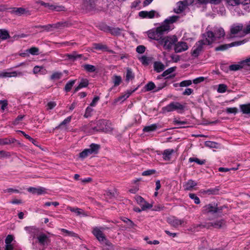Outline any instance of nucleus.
Instances as JSON below:
<instances>
[{
    "label": "nucleus",
    "instance_id": "nucleus-53",
    "mask_svg": "<svg viewBox=\"0 0 250 250\" xmlns=\"http://www.w3.org/2000/svg\"><path fill=\"white\" fill-rule=\"evenodd\" d=\"M51 10L56 11H63L65 10V7L62 5H53Z\"/></svg>",
    "mask_w": 250,
    "mask_h": 250
},
{
    "label": "nucleus",
    "instance_id": "nucleus-2",
    "mask_svg": "<svg viewBox=\"0 0 250 250\" xmlns=\"http://www.w3.org/2000/svg\"><path fill=\"white\" fill-rule=\"evenodd\" d=\"M168 32V28L167 26H163L161 25L156 28L148 31L147 33L149 38L158 41L160 44L164 35Z\"/></svg>",
    "mask_w": 250,
    "mask_h": 250
},
{
    "label": "nucleus",
    "instance_id": "nucleus-50",
    "mask_svg": "<svg viewBox=\"0 0 250 250\" xmlns=\"http://www.w3.org/2000/svg\"><path fill=\"white\" fill-rule=\"evenodd\" d=\"M52 27H56V26H55V25H51V24H48V25H37V26H35V28L44 29V30H45L46 31H49V29H50V28H51Z\"/></svg>",
    "mask_w": 250,
    "mask_h": 250
},
{
    "label": "nucleus",
    "instance_id": "nucleus-19",
    "mask_svg": "<svg viewBox=\"0 0 250 250\" xmlns=\"http://www.w3.org/2000/svg\"><path fill=\"white\" fill-rule=\"evenodd\" d=\"M243 26L242 24H234L230 28V33L232 34H236L239 31L243 30Z\"/></svg>",
    "mask_w": 250,
    "mask_h": 250
},
{
    "label": "nucleus",
    "instance_id": "nucleus-61",
    "mask_svg": "<svg viewBox=\"0 0 250 250\" xmlns=\"http://www.w3.org/2000/svg\"><path fill=\"white\" fill-rule=\"evenodd\" d=\"M140 60H141L142 63L144 65H146L149 64V60L148 59V58L147 57H146L145 56H142L140 58Z\"/></svg>",
    "mask_w": 250,
    "mask_h": 250
},
{
    "label": "nucleus",
    "instance_id": "nucleus-48",
    "mask_svg": "<svg viewBox=\"0 0 250 250\" xmlns=\"http://www.w3.org/2000/svg\"><path fill=\"white\" fill-rule=\"evenodd\" d=\"M27 51L32 55H36L39 54V48L36 47H32L27 50Z\"/></svg>",
    "mask_w": 250,
    "mask_h": 250
},
{
    "label": "nucleus",
    "instance_id": "nucleus-33",
    "mask_svg": "<svg viewBox=\"0 0 250 250\" xmlns=\"http://www.w3.org/2000/svg\"><path fill=\"white\" fill-rule=\"evenodd\" d=\"M132 93V91L131 92H128L125 94L119 97L118 98H116L114 100V103H117L120 101H121V102L124 101L125 99H126L127 98L129 97L130 94Z\"/></svg>",
    "mask_w": 250,
    "mask_h": 250
},
{
    "label": "nucleus",
    "instance_id": "nucleus-63",
    "mask_svg": "<svg viewBox=\"0 0 250 250\" xmlns=\"http://www.w3.org/2000/svg\"><path fill=\"white\" fill-rule=\"evenodd\" d=\"M146 50V47L144 45H139L136 48V52L140 54L143 53Z\"/></svg>",
    "mask_w": 250,
    "mask_h": 250
},
{
    "label": "nucleus",
    "instance_id": "nucleus-56",
    "mask_svg": "<svg viewBox=\"0 0 250 250\" xmlns=\"http://www.w3.org/2000/svg\"><path fill=\"white\" fill-rule=\"evenodd\" d=\"M227 3L230 6H236L240 4L239 0H226Z\"/></svg>",
    "mask_w": 250,
    "mask_h": 250
},
{
    "label": "nucleus",
    "instance_id": "nucleus-43",
    "mask_svg": "<svg viewBox=\"0 0 250 250\" xmlns=\"http://www.w3.org/2000/svg\"><path fill=\"white\" fill-rule=\"evenodd\" d=\"M205 45L207 44L202 40H201L196 43L195 46L193 47V48L195 47H197V48H198L200 50V51L202 52L204 48V45Z\"/></svg>",
    "mask_w": 250,
    "mask_h": 250
},
{
    "label": "nucleus",
    "instance_id": "nucleus-28",
    "mask_svg": "<svg viewBox=\"0 0 250 250\" xmlns=\"http://www.w3.org/2000/svg\"><path fill=\"white\" fill-rule=\"evenodd\" d=\"M25 229L34 238L36 233H38V229L34 227H26Z\"/></svg>",
    "mask_w": 250,
    "mask_h": 250
},
{
    "label": "nucleus",
    "instance_id": "nucleus-5",
    "mask_svg": "<svg viewBox=\"0 0 250 250\" xmlns=\"http://www.w3.org/2000/svg\"><path fill=\"white\" fill-rule=\"evenodd\" d=\"M177 41L178 39L175 35L166 36L163 38L160 44L163 45L165 49L169 50Z\"/></svg>",
    "mask_w": 250,
    "mask_h": 250
},
{
    "label": "nucleus",
    "instance_id": "nucleus-11",
    "mask_svg": "<svg viewBox=\"0 0 250 250\" xmlns=\"http://www.w3.org/2000/svg\"><path fill=\"white\" fill-rule=\"evenodd\" d=\"M135 199L137 203L141 207L142 210H145L152 207V204L146 201L145 199L140 196H137L135 197Z\"/></svg>",
    "mask_w": 250,
    "mask_h": 250
},
{
    "label": "nucleus",
    "instance_id": "nucleus-24",
    "mask_svg": "<svg viewBox=\"0 0 250 250\" xmlns=\"http://www.w3.org/2000/svg\"><path fill=\"white\" fill-rule=\"evenodd\" d=\"M214 34H215V39L220 38L224 37L225 35V32L222 28H215L214 30Z\"/></svg>",
    "mask_w": 250,
    "mask_h": 250
},
{
    "label": "nucleus",
    "instance_id": "nucleus-8",
    "mask_svg": "<svg viewBox=\"0 0 250 250\" xmlns=\"http://www.w3.org/2000/svg\"><path fill=\"white\" fill-rule=\"evenodd\" d=\"M9 12L11 14L20 17L22 15L30 16V12L26 8L23 7H10Z\"/></svg>",
    "mask_w": 250,
    "mask_h": 250
},
{
    "label": "nucleus",
    "instance_id": "nucleus-46",
    "mask_svg": "<svg viewBox=\"0 0 250 250\" xmlns=\"http://www.w3.org/2000/svg\"><path fill=\"white\" fill-rule=\"evenodd\" d=\"M90 154H91L90 153L89 150L88 148L85 149L82 152L80 153L79 157L83 159L87 157Z\"/></svg>",
    "mask_w": 250,
    "mask_h": 250
},
{
    "label": "nucleus",
    "instance_id": "nucleus-51",
    "mask_svg": "<svg viewBox=\"0 0 250 250\" xmlns=\"http://www.w3.org/2000/svg\"><path fill=\"white\" fill-rule=\"evenodd\" d=\"M229 47V44H225L223 45H221L215 48V51H224Z\"/></svg>",
    "mask_w": 250,
    "mask_h": 250
},
{
    "label": "nucleus",
    "instance_id": "nucleus-60",
    "mask_svg": "<svg viewBox=\"0 0 250 250\" xmlns=\"http://www.w3.org/2000/svg\"><path fill=\"white\" fill-rule=\"evenodd\" d=\"M156 171L154 169H149L147 170L144 171L142 173V175L143 176H149L152 174H153L155 173Z\"/></svg>",
    "mask_w": 250,
    "mask_h": 250
},
{
    "label": "nucleus",
    "instance_id": "nucleus-9",
    "mask_svg": "<svg viewBox=\"0 0 250 250\" xmlns=\"http://www.w3.org/2000/svg\"><path fill=\"white\" fill-rule=\"evenodd\" d=\"M202 40L207 45H210L216 40L215 34L212 31H207L203 34Z\"/></svg>",
    "mask_w": 250,
    "mask_h": 250
},
{
    "label": "nucleus",
    "instance_id": "nucleus-7",
    "mask_svg": "<svg viewBox=\"0 0 250 250\" xmlns=\"http://www.w3.org/2000/svg\"><path fill=\"white\" fill-rule=\"evenodd\" d=\"M185 106L181 104L179 102H172L163 107L162 110L164 112H169L174 110L183 111Z\"/></svg>",
    "mask_w": 250,
    "mask_h": 250
},
{
    "label": "nucleus",
    "instance_id": "nucleus-37",
    "mask_svg": "<svg viewBox=\"0 0 250 250\" xmlns=\"http://www.w3.org/2000/svg\"><path fill=\"white\" fill-rule=\"evenodd\" d=\"M10 38L8 31L6 29H0V39L5 40Z\"/></svg>",
    "mask_w": 250,
    "mask_h": 250
},
{
    "label": "nucleus",
    "instance_id": "nucleus-35",
    "mask_svg": "<svg viewBox=\"0 0 250 250\" xmlns=\"http://www.w3.org/2000/svg\"><path fill=\"white\" fill-rule=\"evenodd\" d=\"M76 80H74L70 81L68 83H67L64 88V91L66 92L70 91L72 89V87L76 83Z\"/></svg>",
    "mask_w": 250,
    "mask_h": 250
},
{
    "label": "nucleus",
    "instance_id": "nucleus-25",
    "mask_svg": "<svg viewBox=\"0 0 250 250\" xmlns=\"http://www.w3.org/2000/svg\"><path fill=\"white\" fill-rule=\"evenodd\" d=\"M165 69V65L160 62H155L154 63V69L157 72H160Z\"/></svg>",
    "mask_w": 250,
    "mask_h": 250
},
{
    "label": "nucleus",
    "instance_id": "nucleus-31",
    "mask_svg": "<svg viewBox=\"0 0 250 250\" xmlns=\"http://www.w3.org/2000/svg\"><path fill=\"white\" fill-rule=\"evenodd\" d=\"M83 7L87 11H91L94 8V4L90 0H86L84 2Z\"/></svg>",
    "mask_w": 250,
    "mask_h": 250
},
{
    "label": "nucleus",
    "instance_id": "nucleus-54",
    "mask_svg": "<svg viewBox=\"0 0 250 250\" xmlns=\"http://www.w3.org/2000/svg\"><path fill=\"white\" fill-rule=\"evenodd\" d=\"M192 84L191 80H185L179 83V86L181 87H187L190 85Z\"/></svg>",
    "mask_w": 250,
    "mask_h": 250
},
{
    "label": "nucleus",
    "instance_id": "nucleus-1",
    "mask_svg": "<svg viewBox=\"0 0 250 250\" xmlns=\"http://www.w3.org/2000/svg\"><path fill=\"white\" fill-rule=\"evenodd\" d=\"M226 208L227 207L225 206L218 207L217 204L215 203L209 204L204 207L202 212L205 214L212 215V218H209V219H212L213 218L221 216L222 210Z\"/></svg>",
    "mask_w": 250,
    "mask_h": 250
},
{
    "label": "nucleus",
    "instance_id": "nucleus-3",
    "mask_svg": "<svg viewBox=\"0 0 250 250\" xmlns=\"http://www.w3.org/2000/svg\"><path fill=\"white\" fill-rule=\"evenodd\" d=\"M95 131L110 133L113 130L111 123L106 120H100L96 122V126L92 128Z\"/></svg>",
    "mask_w": 250,
    "mask_h": 250
},
{
    "label": "nucleus",
    "instance_id": "nucleus-26",
    "mask_svg": "<svg viewBox=\"0 0 250 250\" xmlns=\"http://www.w3.org/2000/svg\"><path fill=\"white\" fill-rule=\"evenodd\" d=\"M67 58L68 60H70L72 61H74L78 58H81L82 57V55L81 54H77L76 52L74 51L72 54H67L65 55Z\"/></svg>",
    "mask_w": 250,
    "mask_h": 250
},
{
    "label": "nucleus",
    "instance_id": "nucleus-29",
    "mask_svg": "<svg viewBox=\"0 0 250 250\" xmlns=\"http://www.w3.org/2000/svg\"><path fill=\"white\" fill-rule=\"evenodd\" d=\"M134 78V74L130 68H126V74L125 76V81L127 82L132 80Z\"/></svg>",
    "mask_w": 250,
    "mask_h": 250
},
{
    "label": "nucleus",
    "instance_id": "nucleus-36",
    "mask_svg": "<svg viewBox=\"0 0 250 250\" xmlns=\"http://www.w3.org/2000/svg\"><path fill=\"white\" fill-rule=\"evenodd\" d=\"M144 88L146 91H149L152 90L154 91L156 89V85L153 82H149L145 85Z\"/></svg>",
    "mask_w": 250,
    "mask_h": 250
},
{
    "label": "nucleus",
    "instance_id": "nucleus-30",
    "mask_svg": "<svg viewBox=\"0 0 250 250\" xmlns=\"http://www.w3.org/2000/svg\"><path fill=\"white\" fill-rule=\"evenodd\" d=\"M28 191L34 194L37 193L38 195H40L44 192V188H35L31 187L28 188Z\"/></svg>",
    "mask_w": 250,
    "mask_h": 250
},
{
    "label": "nucleus",
    "instance_id": "nucleus-13",
    "mask_svg": "<svg viewBox=\"0 0 250 250\" xmlns=\"http://www.w3.org/2000/svg\"><path fill=\"white\" fill-rule=\"evenodd\" d=\"M175 70V67H174L169 68L168 69H167V70L165 71L162 73V74L157 76V79L159 80V79H161L163 77H166L165 79H164V80H165L166 79L173 78L175 76L174 75H169V76H168V75H169L170 74H171V73H172Z\"/></svg>",
    "mask_w": 250,
    "mask_h": 250
},
{
    "label": "nucleus",
    "instance_id": "nucleus-58",
    "mask_svg": "<svg viewBox=\"0 0 250 250\" xmlns=\"http://www.w3.org/2000/svg\"><path fill=\"white\" fill-rule=\"evenodd\" d=\"M238 111V109L236 107H229L226 109V112L228 113H233L235 114Z\"/></svg>",
    "mask_w": 250,
    "mask_h": 250
},
{
    "label": "nucleus",
    "instance_id": "nucleus-21",
    "mask_svg": "<svg viewBox=\"0 0 250 250\" xmlns=\"http://www.w3.org/2000/svg\"><path fill=\"white\" fill-rule=\"evenodd\" d=\"M100 148L99 145L93 143L89 146V148L88 149L89 150L90 153L92 154H97Z\"/></svg>",
    "mask_w": 250,
    "mask_h": 250
},
{
    "label": "nucleus",
    "instance_id": "nucleus-41",
    "mask_svg": "<svg viewBox=\"0 0 250 250\" xmlns=\"http://www.w3.org/2000/svg\"><path fill=\"white\" fill-rule=\"evenodd\" d=\"M167 85V82L165 80H163V82L161 83H157V85H156V89L154 91V92H158L163 88H164Z\"/></svg>",
    "mask_w": 250,
    "mask_h": 250
},
{
    "label": "nucleus",
    "instance_id": "nucleus-42",
    "mask_svg": "<svg viewBox=\"0 0 250 250\" xmlns=\"http://www.w3.org/2000/svg\"><path fill=\"white\" fill-rule=\"evenodd\" d=\"M38 239L41 244L44 245L48 239V237L45 234H42L38 237Z\"/></svg>",
    "mask_w": 250,
    "mask_h": 250
},
{
    "label": "nucleus",
    "instance_id": "nucleus-12",
    "mask_svg": "<svg viewBox=\"0 0 250 250\" xmlns=\"http://www.w3.org/2000/svg\"><path fill=\"white\" fill-rule=\"evenodd\" d=\"M188 47L186 42H177L175 44L174 51L176 53H180L188 50Z\"/></svg>",
    "mask_w": 250,
    "mask_h": 250
},
{
    "label": "nucleus",
    "instance_id": "nucleus-62",
    "mask_svg": "<svg viewBox=\"0 0 250 250\" xmlns=\"http://www.w3.org/2000/svg\"><path fill=\"white\" fill-rule=\"evenodd\" d=\"M24 115H21L18 116V117H17L15 119V120L13 121V124L14 125H18V124L19 123L20 121H21V120L23 119V118H24Z\"/></svg>",
    "mask_w": 250,
    "mask_h": 250
},
{
    "label": "nucleus",
    "instance_id": "nucleus-59",
    "mask_svg": "<svg viewBox=\"0 0 250 250\" xmlns=\"http://www.w3.org/2000/svg\"><path fill=\"white\" fill-rule=\"evenodd\" d=\"M39 3L40 5H42V6L45 7H47L50 10H51V9L52 8V6L53 5V4H50L49 3H46V2H45L43 1H39Z\"/></svg>",
    "mask_w": 250,
    "mask_h": 250
},
{
    "label": "nucleus",
    "instance_id": "nucleus-49",
    "mask_svg": "<svg viewBox=\"0 0 250 250\" xmlns=\"http://www.w3.org/2000/svg\"><path fill=\"white\" fill-rule=\"evenodd\" d=\"M62 75L61 72H56L51 76L50 79L52 80H59L62 77Z\"/></svg>",
    "mask_w": 250,
    "mask_h": 250
},
{
    "label": "nucleus",
    "instance_id": "nucleus-15",
    "mask_svg": "<svg viewBox=\"0 0 250 250\" xmlns=\"http://www.w3.org/2000/svg\"><path fill=\"white\" fill-rule=\"evenodd\" d=\"M179 17L178 16H172L166 19L161 24L163 26H167L168 28V32L170 30L169 24L175 22L178 19Z\"/></svg>",
    "mask_w": 250,
    "mask_h": 250
},
{
    "label": "nucleus",
    "instance_id": "nucleus-18",
    "mask_svg": "<svg viewBox=\"0 0 250 250\" xmlns=\"http://www.w3.org/2000/svg\"><path fill=\"white\" fill-rule=\"evenodd\" d=\"M197 185V183L192 180H189L188 182L185 183L183 187L186 190H191L193 188Z\"/></svg>",
    "mask_w": 250,
    "mask_h": 250
},
{
    "label": "nucleus",
    "instance_id": "nucleus-55",
    "mask_svg": "<svg viewBox=\"0 0 250 250\" xmlns=\"http://www.w3.org/2000/svg\"><path fill=\"white\" fill-rule=\"evenodd\" d=\"M189 196L191 199L194 200L196 204H199L200 203L199 198L194 193H190Z\"/></svg>",
    "mask_w": 250,
    "mask_h": 250
},
{
    "label": "nucleus",
    "instance_id": "nucleus-57",
    "mask_svg": "<svg viewBox=\"0 0 250 250\" xmlns=\"http://www.w3.org/2000/svg\"><path fill=\"white\" fill-rule=\"evenodd\" d=\"M194 48H195L193 49L191 54L192 56L197 57L199 55L201 51H200V50L197 48V47H195Z\"/></svg>",
    "mask_w": 250,
    "mask_h": 250
},
{
    "label": "nucleus",
    "instance_id": "nucleus-22",
    "mask_svg": "<svg viewBox=\"0 0 250 250\" xmlns=\"http://www.w3.org/2000/svg\"><path fill=\"white\" fill-rule=\"evenodd\" d=\"M88 85V81L87 79H82L79 83V85L77 86L74 90V93L77 92L81 88L83 87H86Z\"/></svg>",
    "mask_w": 250,
    "mask_h": 250
},
{
    "label": "nucleus",
    "instance_id": "nucleus-14",
    "mask_svg": "<svg viewBox=\"0 0 250 250\" xmlns=\"http://www.w3.org/2000/svg\"><path fill=\"white\" fill-rule=\"evenodd\" d=\"M188 5L186 0L179 1L177 3V7L174 9V12L177 14L183 12Z\"/></svg>",
    "mask_w": 250,
    "mask_h": 250
},
{
    "label": "nucleus",
    "instance_id": "nucleus-45",
    "mask_svg": "<svg viewBox=\"0 0 250 250\" xmlns=\"http://www.w3.org/2000/svg\"><path fill=\"white\" fill-rule=\"evenodd\" d=\"M113 83L114 84V86H116L119 85L121 81H122V78L120 76H114L113 78Z\"/></svg>",
    "mask_w": 250,
    "mask_h": 250
},
{
    "label": "nucleus",
    "instance_id": "nucleus-6",
    "mask_svg": "<svg viewBox=\"0 0 250 250\" xmlns=\"http://www.w3.org/2000/svg\"><path fill=\"white\" fill-rule=\"evenodd\" d=\"M225 224V221L224 220H220L216 221L214 223H206L204 224H198L194 225L193 228L197 229V228H207L209 229L211 227H213L215 228L220 229L223 227Z\"/></svg>",
    "mask_w": 250,
    "mask_h": 250
},
{
    "label": "nucleus",
    "instance_id": "nucleus-17",
    "mask_svg": "<svg viewBox=\"0 0 250 250\" xmlns=\"http://www.w3.org/2000/svg\"><path fill=\"white\" fill-rule=\"evenodd\" d=\"M219 187H215L214 188H209L207 190H202L201 191V193L203 194H207V195H216L218 194L219 191Z\"/></svg>",
    "mask_w": 250,
    "mask_h": 250
},
{
    "label": "nucleus",
    "instance_id": "nucleus-10",
    "mask_svg": "<svg viewBox=\"0 0 250 250\" xmlns=\"http://www.w3.org/2000/svg\"><path fill=\"white\" fill-rule=\"evenodd\" d=\"M139 16L143 19L148 18L152 19L155 16L159 17L160 15L155 10H151L150 11H142L139 13Z\"/></svg>",
    "mask_w": 250,
    "mask_h": 250
},
{
    "label": "nucleus",
    "instance_id": "nucleus-52",
    "mask_svg": "<svg viewBox=\"0 0 250 250\" xmlns=\"http://www.w3.org/2000/svg\"><path fill=\"white\" fill-rule=\"evenodd\" d=\"M227 86L224 84H220L218 86L217 91L219 93H224L226 91Z\"/></svg>",
    "mask_w": 250,
    "mask_h": 250
},
{
    "label": "nucleus",
    "instance_id": "nucleus-64",
    "mask_svg": "<svg viewBox=\"0 0 250 250\" xmlns=\"http://www.w3.org/2000/svg\"><path fill=\"white\" fill-rule=\"evenodd\" d=\"M241 64H243L244 67L246 66H250V57L245 60L241 61Z\"/></svg>",
    "mask_w": 250,
    "mask_h": 250
},
{
    "label": "nucleus",
    "instance_id": "nucleus-34",
    "mask_svg": "<svg viewBox=\"0 0 250 250\" xmlns=\"http://www.w3.org/2000/svg\"><path fill=\"white\" fill-rule=\"evenodd\" d=\"M123 30L122 29L119 27H111L109 33L113 36H118L121 35V32Z\"/></svg>",
    "mask_w": 250,
    "mask_h": 250
},
{
    "label": "nucleus",
    "instance_id": "nucleus-47",
    "mask_svg": "<svg viewBox=\"0 0 250 250\" xmlns=\"http://www.w3.org/2000/svg\"><path fill=\"white\" fill-rule=\"evenodd\" d=\"M189 161L190 162H195V163H196L200 165H204L205 163V162H206L205 160H200L198 158H193V157L190 158L189 159Z\"/></svg>",
    "mask_w": 250,
    "mask_h": 250
},
{
    "label": "nucleus",
    "instance_id": "nucleus-23",
    "mask_svg": "<svg viewBox=\"0 0 250 250\" xmlns=\"http://www.w3.org/2000/svg\"><path fill=\"white\" fill-rule=\"evenodd\" d=\"M241 111L245 114H250V104L240 105Z\"/></svg>",
    "mask_w": 250,
    "mask_h": 250
},
{
    "label": "nucleus",
    "instance_id": "nucleus-20",
    "mask_svg": "<svg viewBox=\"0 0 250 250\" xmlns=\"http://www.w3.org/2000/svg\"><path fill=\"white\" fill-rule=\"evenodd\" d=\"M174 152L172 149H167L164 150L163 153V158L165 161H169L171 159V155Z\"/></svg>",
    "mask_w": 250,
    "mask_h": 250
},
{
    "label": "nucleus",
    "instance_id": "nucleus-38",
    "mask_svg": "<svg viewBox=\"0 0 250 250\" xmlns=\"http://www.w3.org/2000/svg\"><path fill=\"white\" fill-rule=\"evenodd\" d=\"M157 128V125L156 124H152L150 125L146 126L143 128V130L144 132H150L151 131H155Z\"/></svg>",
    "mask_w": 250,
    "mask_h": 250
},
{
    "label": "nucleus",
    "instance_id": "nucleus-32",
    "mask_svg": "<svg viewBox=\"0 0 250 250\" xmlns=\"http://www.w3.org/2000/svg\"><path fill=\"white\" fill-rule=\"evenodd\" d=\"M243 68H244V66L243 64H241V61L238 64H231L229 66V69L230 71H237Z\"/></svg>",
    "mask_w": 250,
    "mask_h": 250
},
{
    "label": "nucleus",
    "instance_id": "nucleus-40",
    "mask_svg": "<svg viewBox=\"0 0 250 250\" xmlns=\"http://www.w3.org/2000/svg\"><path fill=\"white\" fill-rule=\"evenodd\" d=\"M93 48L96 50L105 51L107 50V46L102 43H95L93 44Z\"/></svg>",
    "mask_w": 250,
    "mask_h": 250
},
{
    "label": "nucleus",
    "instance_id": "nucleus-44",
    "mask_svg": "<svg viewBox=\"0 0 250 250\" xmlns=\"http://www.w3.org/2000/svg\"><path fill=\"white\" fill-rule=\"evenodd\" d=\"M247 40L245 39L241 41H237L229 43V47H231L235 46H239L242 44L246 43L247 42Z\"/></svg>",
    "mask_w": 250,
    "mask_h": 250
},
{
    "label": "nucleus",
    "instance_id": "nucleus-27",
    "mask_svg": "<svg viewBox=\"0 0 250 250\" xmlns=\"http://www.w3.org/2000/svg\"><path fill=\"white\" fill-rule=\"evenodd\" d=\"M16 140L14 138H1L0 139V145H7L14 143Z\"/></svg>",
    "mask_w": 250,
    "mask_h": 250
},
{
    "label": "nucleus",
    "instance_id": "nucleus-16",
    "mask_svg": "<svg viewBox=\"0 0 250 250\" xmlns=\"http://www.w3.org/2000/svg\"><path fill=\"white\" fill-rule=\"evenodd\" d=\"M167 222L171 226L177 228L178 226L182 225L184 221L183 220L178 219L175 217L172 216L167 219Z\"/></svg>",
    "mask_w": 250,
    "mask_h": 250
},
{
    "label": "nucleus",
    "instance_id": "nucleus-4",
    "mask_svg": "<svg viewBox=\"0 0 250 250\" xmlns=\"http://www.w3.org/2000/svg\"><path fill=\"white\" fill-rule=\"evenodd\" d=\"M104 229H105V228L104 227L100 228L95 227L93 228L92 232L100 243H103L104 244L105 246L110 247L111 249H112V244L106 238L103 233V231Z\"/></svg>",
    "mask_w": 250,
    "mask_h": 250
},
{
    "label": "nucleus",
    "instance_id": "nucleus-39",
    "mask_svg": "<svg viewBox=\"0 0 250 250\" xmlns=\"http://www.w3.org/2000/svg\"><path fill=\"white\" fill-rule=\"evenodd\" d=\"M83 67L88 72H94L96 70L95 66L89 64H85L83 65Z\"/></svg>",
    "mask_w": 250,
    "mask_h": 250
}]
</instances>
